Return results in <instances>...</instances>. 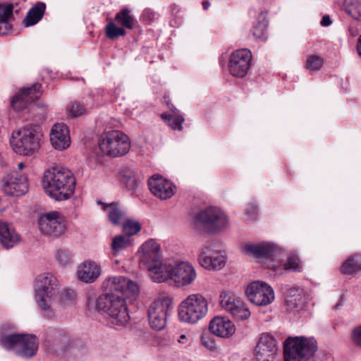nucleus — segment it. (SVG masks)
<instances>
[{
  "mask_svg": "<svg viewBox=\"0 0 361 361\" xmlns=\"http://www.w3.org/2000/svg\"><path fill=\"white\" fill-rule=\"evenodd\" d=\"M103 288L106 293L97 299L96 310L106 312L112 324L124 326L130 319L127 301L131 302L137 298L138 285L124 276H114L105 280Z\"/></svg>",
  "mask_w": 361,
  "mask_h": 361,
  "instance_id": "f257e3e1",
  "label": "nucleus"
},
{
  "mask_svg": "<svg viewBox=\"0 0 361 361\" xmlns=\"http://www.w3.org/2000/svg\"><path fill=\"white\" fill-rule=\"evenodd\" d=\"M40 133L35 127H24L13 133L10 140L13 150L20 155H31L39 147Z\"/></svg>",
  "mask_w": 361,
  "mask_h": 361,
  "instance_id": "6e6552de",
  "label": "nucleus"
},
{
  "mask_svg": "<svg viewBox=\"0 0 361 361\" xmlns=\"http://www.w3.org/2000/svg\"><path fill=\"white\" fill-rule=\"evenodd\" d=\"M313 337H288L283 345L284 361H302L312 357L317 350Z\"/></svg>",
  "mask_w": 361,
  "mask_h": 361,
  "instance_id": "423d86ee",
  "label": "nucleus"
},
{
  "mask_svg": "<svg viewBox=\"0 0 361 361\" xmlns=\"http://www.w3.org/2000/svg\"><path fill=\"white\" fill-rule=\"evenodd\" d=\"M103 288L106 293L97 299L96 310L106 312L112 324L124 326L130 319L127 301L131 302L137 298L138 285L124 276H114L105 280Z\"/></svg>",
  "mask_w": 361,
  "mask_h": 361,
  "instance_id": "f03ea898",
  "label": "nucleus"
},
{
  "mask_svg": "<svg viewBox=\"0 0 361 361\" xmlns=\"http://www.w3.org/2000/svg\"><path fill=\"white\" fill-rule=\"evenodd\" d=\"M210 6V4L208 1H204L202 2V6L204 10H207Z\"/></svg>",
  "mask_w": 361,
  "mask_h": 361,
  "instance_id": "13d9d810",
  "label": "nucleus"
},
{
  "mask_svg": "<svg viewBox=\"0 0 361 361\" xmlns=\"http://www.w3.org/2000/svg\"><path fill=\"white\" fill-rule=\"evenodd\" d=\"M208 310L209 304L206 298L200 293H193L180 303L178 317L181 322L193 324L204 319Z\"/></svg>",
  "mask_w": 361,
  "mask_h": 361,
  "instance_id": "0eeeda50",
  "label": "nucleus"
},
{
  "mask_svg": "<svg viewBox=\"0 0 361 361\" xmlns=\"http://www.w3.org/2000/svg\"><path fill=\"white\" fill-rule=\"evenodd\" d=\"M197 274L194 267L188 262H180L173 266L171 281L176 287L190 285L196 279Z\"/></svg>",
  "mask_w": 361,
  "mask_h": 361,
  "instance_id": "6ab92c4d",
  "label": "nucleus"
},
{
  "mask_svg": "<svg viewBox=\"0 0 361 361\" xmlns=\"http://www.w3.org/2000/svg\"><path fill=\"white\" fill-rule=\"evenodd\" d=\"M357 50L359 56L361 57V35H360L357 39Z\"/></svg>",
  "mask_w": 361,
  "mask_h": 361,
  "instance_id": "4d7b16f0",
  "label": "nucleus"
},
{
  "mask_svg": "<svg viewBox=\"0 0 361 361\" xmlns=\"http://www.w3.org/2000/svg\"><path fill=\"white\" fill-rule=\"evenodd\" d=\"M168 119L169 121V124L171 126V128L174 130H182V123L184 121V118L181 116H172L171 115H169Z\"/></svg>",
  "mask_w": 361,
  "mask_h": 361,
  "instance_id": "8fccbe9b",
  "label": "nucleus"
},
{
  "mask_svg": "<svg viewBox=\"0 0 361 361\" xmlns=\"http://www.w3.org/2000/svg\"><path fill=\"white\" fill-rule=\"evenodd\" d=\"M304 302L305 298L301 289L291 288L288 290L286 303L290 310L300 309Z\"/></svg>",
  "mask_w": 361,
  "mask_h": 361,
  "instance_id": "2f4dec72",
  "label": "nucleus"
},
{
  "mask_svg": "<svg viewBox=\"0 0 361 361\" xmlns=\"http://www.w3.org/2000/svg\"><path fill=\"white\" fill-rule=\"evenodd\" d=\"M87 354V348L78 339L70 340L69 345L61 356L65 361H80Z\"/></svg>",
  "mask_w": 361,
  "mask_h": 361,
  "instance_id": "cd10ccee",
  "label": "nucleus"
},
{
  "mask_svg": "<svg viewBox=\"0 0 361 361\" xmlns=\"http://www.w3.org/2000/svg\"><path fill=\"white\" fill-rule=\"evenodd\" d=\"M85 111L86 110L83 105L78 102H74L67 106L68 116L73 118L80 116L84 114Z\"/></svg>",
  "mask_w": 361,
  "mask_h": 361,
  "instance_id": "de8ad7c7",
  "label": "nucleus"
},
{
  "mask_svg": "<svg viewBox=\"0 0 361 361\" xmlns=\"http://www.w3.org/2000/svg\"><path fill=\"white\" fill-rule=\"evenodd\" d=\"M41 87V84L36 82L30 87L22 88L13 97L11 106L16 111L24 110L30 104L38 99Z\"/></svg>",
  "mask_w": 361,
  "mask_h": 361,
  "instance_id": "f3484780",
  "label": "nucleus"
},
{
  "mask_svg": "<svg viewBox=\"0 0 361 361\" xmlns=\"http://www.w3.org/2000/svg\"><path fill=\"white\" fill-rule=\"evenodd\" d=\"M99 146L102 152L112 157L126 154L130 148V142L127 135L119 130H111L102 134Z\"/></svg>",
  "mask_w": 361,
  "mask_h": 361,
  "instance_id": "1a4fd4ad",
  "label": "nucleus"
},
{
  "mask_svg": "<svg viewBox=\"0 0 361 361\" xmlns=\"http://www.w3.org/2000/svg\"><path fill=\"white\" fill-rule=\"evenodd\" d=\"M126 30L123 27H119L113 22L109 23L106 26V36L109 39H115L120 36H124Z\"/></svg>",
  "mask_w": 361,
  "mask_h": 361,
  "instance_id": "79ce46f5",
  "label": "nucleus"
},
{
  "mask_svg": "<svg viewBox=\"0 0 361 361\" xmlns=\"http://www.w3.org/2000/svg\"><path fill=\"white\" fill-rule=\"evenodd\" d=\"M162 259L160 245L154 240L145 242L141 247L140 267L147 271Z\"/></svg>",
  "mask_w": 361,
  "mask_h": 361,
  "instance_id": "aec40b11",
  "label": "nucleus"
},
{
  "mask_svg": "<svg viewBox=\"0 0 361 361\" xmlns=\"http://www.w3.org/2000/svg\"><path fill=\"white\" fill-rule=\"evenodd\" d=\"M331 20L329 18V16H323L322 19V21H321V25L322 26H329L331 24Z\"/></svg>",
  "mask_w": 361,
  "mask_h": 361,
  "instance_id": "6e6d98bb",
  "label": "nucleus"
},
{
  "mask_svg": "<svg viewBox=\"0 0 361 361\" xmlns=\"http://www.w3.org/2000/svg\"><path fill=\"white\" fill-rule=\"evenodd\" d=\"M38 226L42 234L52 238L61 235L66 231L63 217L58 212L42 215L39 219Z\"/></svg>",
  "mask_w": 361,
  "mask_h": 361,
  "instance_id": "f8f14e48",
  "label": "nucleus"
},
{
  "mask_svg": "<svg viewBox=\"0 0 361 361\" xmlns=\"http://www.w3.org/2000/svg\"><path fill=\"white\" fill-rule=\"evenodd\" d=\"M252 60L251 51L247 49H241L233 51L229 60V71L232 75L243 78L247 73Z\"/></svg>",
  "mask_w": 361,
  "mask_h": 361,
  "instance_id": "dca6fc26",
  "label": "nucleus"
},
{
  "mask_svg": "<svg viewBox=\"0 0 361 361\" xmlns=\"http://www.w3.org/2000/svg\"><path fill=\"white\" fill-rule=\"evenodd\" d=\"M2 182V190L8 195L19 197L28 191L27 178L16 171L5 176Z\"/></svg>",
  "mask_w": 361,
  "mask_h": 361,
  "instance_id": "a211bd4d",
  "label": "nucleus"
},
{
  "mask_svg": "<svg viewBox=\"0 0 361 361\" xmlns=\"http://www.w3.org/2000/svg\"><path fill=\"white\" fill-rule=\"evenodd\" d=\"M172 309V299L169 295H159L148 309V319L152 329L162 330L166 324L169 312Z\"/></svg>",
  "mask_w": 361,
  "mask_h": 361,
  "instance_id": "9b49d317",
  "label": "nucleus"
},
{
  "mask_svg": "<svg viewBox=\"0 0 361 361\" xmlns=\"http://www.w3.org/2000/svg\"><path fill=\"white\" fill-rule=\"evenodd\" d=\"M101 267L96 262L85 261L78 267L77 276L85 283H92L101 275Z\"/></svg>",
  "mask_w": 361,
  "mask_h": 361,
  "instance_id": "a878e982",
  "label": "nucleus"
},
{
  "mask_svg": "<svg viewBox=\"0 0 361 361\" xmlns=\"http://www.w3.org/2000/svg\"><path fill=\"white\" fill-rule=\"evenodd\" d=\"M324 60L317 55L308 56L306 61V68L310 71H318L323 66Z\"/></svg>",
  "mask_w": 361,
  "mask_h": 361,
  "instance_id": "c03bdc74",
  "label": "nucleus"
},
{
  "mask_svg": "<svg viewBox=\"0 0 361 361\" xmlns=\"http://www.w3.org/2000/svg\"><path fill=\"white\" fill-rule=\"evenodd\" d=\"M0 345L5 349L13 350L24 358H30L36 355L39 342L32 334L0 333Z\"/></svg>",
  "mask_w": 361,
  "mask_h": 361,
  "instance_id": "39448f33",
  "label": "nucleus"
},
{
  "mask_svg": "<svg viewBox=\"0 0 361 361\" xmlns=\"http://www.w3.org/2000/svg\"><path fill=\"white\" fill-rule=\"evenodd\" d=\"M193 223L197 230L216 232L226 227L228 219L222 210L209 207L200 211L195 216Z\"/></svg>",
  "mask_w": 361,
  "mask_h": 361,
  "instance_id": "9d476101",
  "label": "nucleus"
},
{
  "mask_svg": "<svg viewBox=\"0 0 361 361\" xmlns=\"http://www.w3.org/2000/svg\"><path fill=\"white\" fill-rule=\"evenodd\" d=\"M240 300L236 298L233 294L227 292H223L219 296V303L221 307L226 311L230 312L237 305Z\"/></svg>",
  "mask_w": 361,
  "mask_h": 361,
  "instance_id": "c9c22d12",
  "label": "nucleus"
},
{
  "mask_svg": "<svg viewBox=\"0 0 361 361\" xmlns=\"http://www.w3.org/2000/svg\"><path fill=\"white\" fill-rule=\"evenodd\" d=\"M173 267V266L161 259L157 264H154L148 271L154 281L160 283L171 280Z\"/></svg>",
  "mask_w": 361,
  "mask_h": 361,
  "instance_id": "c85d7f7f",
  "label": "nucleus"
},
{
  "mask_svg": "<svg viewBox=\"0 0 361 361\" xmlns=\"http://www.w3.org/2000/svg\"><path fill=\"white\" fill-rule=\"evenodd\" d=\"M352 341L355 345L361 348V325L353 329Z\"/></svg>",
  "mask_w": 361,
  "mask_h": 361,
  "instance_id": "603ef678",
  "label": "nucleus"
},
{
  "mask_svg": "<svg viewBox=\"0 0 361 361\" xmlns=\"http://www.w3.org/2000/svg\"><path fill=\"white\" fill-rule=\"evenodd\" d=\"M202 344L209 350H214L216 349V343L209 336V335L204 334L202 336Z\"/></svg>",
  "mask_w": 361,
  "mask_h": 361,
  "instance_id": "3c124183",
  "label": "nucleus"
},
{
  "mask_svg": "<svg viewBox=\"0 0 361 361\" xmlns=\"http://www.w3.org/2000/svg\"><path fill=\"white\" fill-rule=\"evenodd\" d=\"M283 269L286 271L295 272L301 271L302 265L298 257L295 255L289 256L287 262L283 265Z\"/></svg>",
  "mask_w": 361,
  "mask_h": 361,
  "instance_id": "37998d69",
  "label": "nucleus"
},
{
  "mask_svg": "<svg viewBox=\"0 0 361 361\" xmlns=\"http://www.w3.org/2000/svg\"><path fill=\"white\" fill-rule=\"evenodd\" d=\"M152 193L161 200L170 198L174 193V187L169 180L159 176H153L148 180Z\"/></svg>",
  "mask_w": 361,
  "mask_h": 361,
  "instance_id": "b1692460",
  "label": "nucleus"
},
{
  "mask_svg": "<svg viewBox=\"0 0 361 361\" xmlns=\"http://www.w3.org/2000/svg\"><path fill=\"white\" fill-rule=\"evenodd\" d=\"M11 29L10 22L0 18V35H7Z\"/></svg>",
  "mask_w": 361,
  "mask_h": 361,
  "instance_id": "864d4df0",
  "label": "nucleus"
},
{
  "mask_svg": "<svg viewBox=\"0 0 361 361\" xmlns=\"http://www.w3.org/2000/svg\"><path fill=\"white\" fill-rule=\"evenodd\" d=\"M76 180L71 171L53 167L44 173L42 185L45 192L57 201L66 200L74 194Z\"/></svg>",
  "mask_w": 361,
  "mask_h": 361,
  "instance_id": "7ed1b4c3",
  "label": "nucleus"
},
{
  "mask_svg": "<svg viewBox=\"0 0 361 361\" xmlns=\"http://www.w3.org/2000/svg\"><path fill=\"white\" fill-rule=\"evenodd\" d=\"M0 18L11 22L13 18V6L11 4H0Z\"/></svg>",
  "mask_w": 361,
  "mask_h": 361,
  "instance_id": "49530a36",
  "label": "nucleus"
},
{
  "mask_svg": "<svg viewBox=\"0 0 361 361\" xmlns=\"http://www.w3.org/2000/svg\"><path fill=\"white\" fill-rule=\"evenodd\" d=\"M243 250L245 253L252 255L255 258L267 261V262H264V265L267 268L276 269V266L273 263L275 250L271 245L267 243L246 244L243 247Z\"/></svg>",
  "mask_w": 361,
  "mask_h": 361,
  "instance_id": "412c9836",
  "label": "nucleus"
},
{
  "mask_svg": "<svg viewBox=\"0 0 361 361\" xmlns=\"http://www.w3.org/2000/svg\"><path fill=\"white\" fill-rule=\"evenodd\" d=\"M276 341L272 336L262 334L255 348L257 361H273L277 353Z\"/></svg>",
  "mask_w": 361,
  "mask_h": 361,
  "instance_id": "4be33fe9",
  "label": "nucleus"
},
{
  "mask_svg": "<svg viewBox=\"0 0 361 361\" xmlns=\"http://www.w3.org/2000/svg\"><path fill=\"white\" fill-rule=\"evenodd\" d=\"M59 289L58 279L51 273L42 274L35 279V300L43 317L47 319H52L55 315L54 305L57 302Z\"/></svg>",
  "mask_w": 361,
  "mask_h": 361,
  "instance_id": "20e7f679",
  "label": "nucleus"
},
{
  "mask_svg": "<svg viewBox=\"0 0 361 361\" xmlns=\"http://www.w3.org/2000/svg\"><path fill=\"white\" fill-rule=\"evenodd\" d=\"M130 245V238L125 235L115 236L111 243L112 250L117 252L122 250Z\"/></svg>",
  "mask_w": 361,
  "mask_h": 361,
  "instance_id": "ea45409f",
  "label": "nucleus"
},
{
  "mask_svg": "<svg viewBox=\"0 0 361 361\" xmlns=\"http://www.w3.org/2000/svg\"><path fill=\"white\" fill-rule=\"evenodd\" d=\"M343 9L346 13L354 18H359L361 16V5L355 0L349 3L345 2L343 5Z\"/></svg>",
  "mask_w": 361,
  "mask_h": 361,
  "instance_id": "a19ab883",
  "label": "nucleus"
},
{
  "mask_svg": "<svg viewBox=\"0 0 361 361\" xmlns=\"http://www.w3.org/2000/svg\"><path fill=\"white\" fill-rule=\"evenodd\" d=\"M268 22L266 19L265 15L261 13L257 20V24L253 27L252 35L256 39H262L267 31Z\"/></svg>",
  "mask_w": 361,
  "mask_h": 361,
  "instance_id": "e433bc0d",
  "label": "nucleus"
},
{
  "mask_svg": "<svg viewBox=\"0 0 361 361\" xmlns=\"http://www.w3.org/2000/svg\"><path fill=\"white\" fill-rule=\"evenodd\" d=\"M115 20L121 25L128 29H133L135 25L134 18L130 15V11L123 8L116 13Z\"/></svg>",
  "mask_w": 361,
  "mask_h": 361,
  "instance_id": "f704fd0d",
  "label": "nucleus"
},
{
  "mask_svg": "<svg viewBox=\"0 0 361 361\" xmlns=\"http://www.w3.org/2000/svg\"><path fill=\"white\" fill-rule=\"evenodd\" d=\"M141 229L140 224L133 219H126L123 224V232L125 235L130 236L137 234Z\"/></svg>",
  "mask_w": 361,
  "mask_h": 361,
  "instance_id": "58836bf2",
  "label": "nucleus"
},
{
  "mask_svg": "<svg viewBox=\"0 0 361 361\" xmlns=\"http://www.w3.org/2000/svg\"><path fill=\"white\" fill-rule=\"evenodd\" d=\"M178 342L183 345H188L191 343V339L185 334H182L180 336Z\"/></svg>",
  "mask_w": 361,
  "mask_h": 361,
  "instance_id": "5fc2aeb1",
  "label": "nucleus"
},
{
  "mask_svg": "<svg viewBox=\"0 0 361 361\" xmlns=\"http://www.w3.org/2000/svg\"><path fill=\"white\" fill-rule=\"evenodd\" d=\"M68 334L61 329H52L47 332L44 338V347L51 354L61 357L70 343Z\"/></svg>",
  "mask_w": 361,
  "mask_h": 361,
  "instance_id": "4468645a",
  "label": "nucleus"
},
{
  "mask_svg": "<svg viewBox=\"0 0 361 361\" xmlns=\"http://www.w3.org/2000/svg\"><path fill=\"white\" fill-rule=\"evenodd\" d=\"M211 334L221 337L230 338L235 331V327L228 319L222 317H214L209 323Z\"/></svg>",
  "mask_w": 361,
  "mask_h": 361,
  "instance_id": "393cba45",
  "label": "nucleus"
},
{
  "mask_svg": "<svg viewBox=\"0 0 361 361\" xmlns=\"http://www.w3.org/2000/svg\"><path fill=\"white\" fill-rule=\"evenodd\" d=\"M49 135L51 144L54 149L61 151L70 146L69 130L66 124L63 123L54 124Z\"/></svg>",
  "mask_w": 361,
  "mask_h": 361,
  "instance_id": "5701e85b",
  "label": "nucleus"
},
{
  "mask_svg": "<svg viewBox=\"0 0 361 361\" xmlns=\"http://www.w3.org/2000/svg\"><path fill=\"white\" fill-rule=\"evenodd\" d=\"M59 295V302L61 305H68L73 302V301L75 298V293L73 290L71 289H64L63 291L60 292L58 294Z\"/></svg>",
  "mask_w": 361,
  "mask_h": 361,
  "instance_id": "a18cd8bd",
  "label": "nucleus"
},
{
  "mask_svg": "<svg viewBox=\"0 0 361 361\" xmlns=\"http://www.w3.org/2000/svg\"><path fill=\"white\" fill-rule=\"evenodd\" d=\"M121 181L128 190H135L138 185L135 173L129 168H125L120 171Z\"/></svg>",
  "mask_w": 361,
  "mask_h": 361,
  "instance_id": "72a5a7b5",
  "label": "nucleus"
},
{
  "mask_svg": "<svg viewBox=\"0 0 361 361\" xmlns=\"http://www.w3.org/2000/svg\"><path fill=\"white\" fill-rule=\"evenodd\" d=\"M99 203L102 204V208L106 212L109 217V220L114 225H119L123 221L126 219V212L118 203Z\"/></svg>",
  "mask_w": 361,
  "mask_h": 361,
  "instance_id": "c756f323",
  "label": "nucleus"
},
{
  "mask_svg": "<svg viewBox=\"0 0 361 361\" xmlns=\"http://www.w3.org/2000/svg\"><path fill=\"white\" fill-rule=\"evenodd\" d=\"M25 166V164L23 163V162H20L18 164V167L19 169H23Z\"/></svg>",
  "mask_w": 361,
  "mask_h": 361,
  "instance_id": "bf43d9fd",
  "label": "nucleus"
},
{
  "mask_svg": "<svg viewBox=\"0 0 361 361\" xmlns=\"http://www.w3.org/2000/svg\"><path fill=\"white\" fill-rule=\"evenodd\" d=\"M46 9V5L43 2H37L27 12L23 20L25 27L37 24L43 17Z\"/></svg>",
  "mask_w": 361,
  "mask_h": 361,
  "instance_id": "7c9ffc66",
  "label": "nucleus"
},
{
  "mask_svg": "<svg viewBox=\"0 0 361 361\" xmlns=\"http://www.w3.org/2000/svg\"><path fill=\"white\" fill-rule=\"evenodd\" d=\"M198 261L202 267L214 270L221 269L226 263L224 256L218 252L213 243H207L202 247Z\"/></svg>",
  "mask_w": 361,
  "mask_h": 361,
  "instance_id": "2eb2a0df",
  "label": "nucleus"
},
{
  "mask_svg": "<svg viewBox=\"0 0 361 361\" xmlns=\"http://www.w3.org/2000/svg\"><path fill=\"white\" fill-rule=\"evenodd\" d=\"M245 293L249 300L257 306H266L274 299L271 287L259 281L250 283L245 290Z\"/></svg>",
  "mask_w": 361,
  "mask_h": 361,
  "instance_id": "ddd939ff",
  "label": "nucleus"
},
{
  "mask_svg": "<svg viewBox=\"0 0 361 361\" xmlns=\"http://www.w3.org/2000/svg\"><path fill=\"white\" fill-rule=\"evenodd\" d=\"M361 271V257L355 255L346 259L341 267L343 274H354Z\"/></svg>",
  "mask_w": 361,
  "mask_h": 361,
  "instance_id": "473e14b6",
  "label": "nucleus"
},
{
  "mask_svg": "<svg viewBox=\"0 0 361 361\" xmlns=\"http://www.w3.org/2000/svg\"><path fill=\"white\" fill-rule=\"evenodd\" d=\"M56 259L59 264L66 265L70 262L71 256L68 251L59 250L56 254Z\"/></svg>",
  "mask_w": 361,
  "mask_h": 361,
  "instance_id": "09e8293b",
  "label": "nucleus"
},
{
  "mask_svg": "<svg viewBox=\"0 0 361 361\" xmlns=\"http://www.w3.org/2000/svg\"><path fill=\"white\" fill-rule=\"evenodd\" d=\"M229 313H231L233 317L238 320H245L250 316V310L245 307L244 302L240 300L237 302L235 307H233V310H232Z\"/></svg>",
  "mask_w": 361,
  "mask_h": 361,
  "instance_id": "4c0bfd02",
  "label": "nucleus"
},
{
  "mask_svg": "<svg viewBox=\"0 0 361 361\" xmlns=\"http://www.w3.org/2000/svg\"><path fill=\"white\" fill-rule=\"evenodd\" d=\"M20 240V235L11 224L0 222V243L4 248H12Z\"/></svg>",
  "mask_w": 361,
  "mask_h": 361,
  "instance_id": "bb28decb",
  "label": "nucleus"
}]
</instances>
